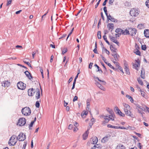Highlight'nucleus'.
Wrapping results in <instances>:
<instances>
[{"instance_id":"69168bd1","label":"nucleus","mask_w":149,"mask_h":149,"mask_svg":"<svg viewBox=\"0 0 149 149\" xmlns=\"http://www.w3.org/2000/svg\"><path fill=\"white\" fill-rule=\"evenodd\" d=\"M118 54H117L116 51L113 52L112 54V55L113 56H114V55H117Z\"/></svg>"},{"instance_id":"79ce46f5","label":"nucleus","mask_w":149,"mask_h":149,"mask_svg":"<svg viewBox=\"0 0 149 149\" xmlns=\"http://www.w3.org/2000/svg\"><path fill=\"white\" fill-rule=\"evenodd\" d=\"M128 129H129L131 130H134L135 129V128L133 127H131L129 126L126 128V130Z\"/></svg>"},{"instance_id":"dca6fc26","label":"nucleus","mask_w":149,"mask_h":149,"mask_svg":"<svg viewBox=\"0 0 149 149\" xmlns=\"http://www.w3.org/2000/svg\"><path fill=\"white\" fill-rule=\"evenodd\" d=\"M140 92L141 95L146 99L147 98V96L146 93L143 91L142 90L140 89L139 91Z\"/></svg>"},{"instance_id":"58836bf2","label":"nucleus","mask_w":149,"mask_h":149,"mask_svg":"<svg viewBox=\"0 0 149 149\" xmlns=\"http://www.w3.org/2000/svg\"><path fill=\"white\" fill-rule=\"evenodd\" d=\"M137 80L139 84H141V85H143V82L140 77H139L137 78Z\"/></svg>"},{"instance_id":"c03bdc74","label":"nucleus","mask_w":149,"mask_h":149,"mask_svg":"<svg viewBox=\"0 0 149 149\" xmlns=\"http://www.w3.org/2000/svg\"><path fill=\"white\" fill-rule=\"evenodd\" d=\"M123 105L125 108H127L130 109V106L128 104L124 103H123Z\"/></svg>"},{"instance_id":"603ef678","label":"nucleus","mask_w":149,"mask_h":149,"mask_svg":"<svg viewBox=\"0 0 149 149\" xmlns=\"http://www.w3.org/2000/svg\"><path fill=\"white\" fill-rule=\"evenodd\" d=\"M40 103L38 101H36L35 104L36 106L38 108L40 107Z\"/></svg>"},{"instance_id":"9b49d317","label":"nucleus","mask_w":149,"mask_h":149,"mask_svg":"<svg viewBox=\"0 0 149 149\" xmlns=\"http://www.w3.org/2000/svg\"><path fill=\"white\" fill-rule=\"evenodd\" d=\"M28 92L29 96H32L35 93V90L33 88L30 89L28 90Z\"/></svg>"},{"instance_id":"0eeeda50","label":"nucleus","mask_w":149,"mask_h":149,"mask_svg":"<svg viewBox=\"0 0 149 149\" xmlns=\"http://www.w3.org/2000/svg\"><path fill=\"white\" fill-rule=\"evenodd\" d=\"M129 30L131 33V35L132 36H134L137 32V30L135 28L129 29Z\"/></svg>"},{"instance_id":"bf43d9fd","label":"nucleus","mask_w":149,"mask_h":149,"mask_svg":"<svg viewBox=\"0 0 149 149\" xmlns=\"http://www.w3.org/2000/svg\"><path fill=\"white\" fill-rule=\"evenodd\" d=\"M100 56L102 58V60L104 61V62L106 63V59L105 57H104L102 55H100Z\"/></svg>"},{"instance_id":"7ed1b4c3","label":"nucleus","mask_w":149,"mask_h":149,"mask_svg":"<svg viewBox=\"0 0 149 149\" xmlns=\"http://www.w3.org/2000/svg\"><path fill=\"white\" fill-rule=\"evenodd\" d=\"M26 122V120L25 118H22L19 119L17 122V124L20 126H23L25 124Z\"/></svg>"},{"instance_id":"49530a36","label":"nucleus","mask_w":149,"mask_h":149,"mask_svg":"<svg viewBox=\"0 0 149 149\" xmlns=\"http://www.w3.org/2000/svg\"><path fill=\"white\" fill-rule=\"evenodd\" d=\"M118 113L120 115L124 117L125 116V114L122 113L120 110H119Z\"/></svg>"},{"instance_id":"f8f14e48","label":"nucleus","mask_w":149,"mask_h":149,"mask_svg":"<svg viewBox=\"0 0 149 149\" xmlns=\"http://www.w3.org/2000/svg\"><path fill=\"white\" fill-rule=\"evenodd\" d=\"M10 83L8 81H5L2 83V86L5 87H8L10 85Z\"/></svg>"},{"instance_id":"9d476101","label":"nucleus","mask_w":149,"mask_h":149,"mask_svg":"<svg viewBox=\"0 0 149 149\" xmlns=\"http://www.w3.org/2000/svg\"><path fill=\"white\" fill-rule=\"evenodd\" d=\"M110 136V135H109L105 136L101 140V142L103 143H104L107 142L109 140Z\"/></svg>"},{"instance_id":"3c124183","label":"nucleus","mask_w":149,"mask_h":149,"mask_svg":"<svg viewBox=\"0 0 149 149\" xmlns=\"http://www.w3.org/2000/svg\"><path fill=\"white\" fill-rule=\"evenodd\" d=\"M107 117H108V116H104V119L106 122H108L109 120V119L107 118Z\"/></svg>"},{"instance_id":"f3484780","label":"nucleus","mask_w":149,"mask_h":149,"mask_svg":"<svg viewBox=\"0 0 149 149\" xmlns=\"http://www.w3.org/2000/svg\"><path fill=\"white\" fill-rule=\"evenodd\" d=\"M92 139L93 142L92 143L93 144H96L98 140L97 137L96 136H94L91 139Z\"/></svg>"},{"instance_id":"393cba45","label":"nucleus","mask_w":149,"mask_h":149,"mask_svg":"<svg viewBox=\"0 0 149 149\" xmlns=\"http://www.w3.org/2000/svg\"><path fill=\"white\" fill-rule=\"evenodd\" d=\"M88 111H84L82 112L81 114V116L83 118H85L86 117V116L88 114Z\"/></svg>"},{"instance_id":"a878e982","label":"nucleus","mask_w":149,"mask_h":149,"mask_svg":"<svg viewBox=\"0 0 149 149\" xmlns=\"http://www.w3.org/2000/svg\"><path fill=\"white\" fill-rule=\"evenodd\" d=\"M125 68L124 69L125 70V71L127 74H130V72L129 71V69L128 67L127 66V65L125 64Z\"/></svg>"},{"instance_id":"37998d69","label":"nucleus","mask_w":149,"mask_h":149,"mask_svg":"<svg viewBox=\"0 0 149 149\" xmlns=\"http://www.w3.org/2000/svg\"><path fill=\"white\" fill-rule=\"evenodd\" d=\"M113 114H112V115H109V120H112L113 121L114 120V118L113 117Z\"/></svg>"},{"instance_id":"0e129e2a","label":"nucleus","mask_w":149,"mask_h":149,"mask_svg":"<svg viewBox=\"0 0 149 149\" xmlns=\"http://www.w3.org/2000/svg\"><path fill=\"white\" fill-rule=\"evenodd\" d=\"M67 35L66 34H63L60 38H59V39H61L63 38H65L66 37Z\"/></svg>"},{"instance_id":"7c9ffc66","label":"nucleus","mask_w":149,"mask_h":149,"mask_svg":"<svg viewBox=\"0 0 149 149\" xmlns=\"http://www.w3.org/2000/svg\"><path fill=\"white\" fill-rule=\"evenodd\" d=\"M140 61L138 60H136V64H135L134 65L136 67H138L140 65Z\"/></svg>"},{"instance_id":"a18cd8bd","label":"nucleus","mask_w":149,"mask_h":149,"mask_svg":"<svg viewBox=\"0 0 149 149\" xmlns=\"http://www.w3.org/2000/svg\"><path fill=\"white\" fill-rule=\"evenodd\" d=\"M97 36L98 38L99 39H100L101 38V31H98L97 33Z\"/></svg>"},{"instance_id":"09e8293b","label":"nucleus","mask_w":149,"mask_h":149,"mask_svg":"<svg viewBox=\"0 0 149 149\" xmlns=\"http://www.w3.org/2000/svg\"><path fill=\"white\" fill-rule=\"evenodd\" d=\"M142 49L143 50H146V46L145 45H143L141 46Z\"/></svg>"},{"instance_id":"2f4dec72","label":"nucleus","mask_w":149,"mask_h":149,"mask_svg":"<svg viewBox=\"0 0 149 149\" xmlns=\"http://www.w3.org/2000/svg\"><path fill=\"white\" fill-rule=\"evenodd\" d=\"M137 27L139 29H142L144 28V25L143 24H140L138 25Z\"/></svg>"},{"instance_id":"20e7f679","label":"nucleus","mask_w":149,"mask_h":149,"mask_svg":"<svg viewBox=\"0 0 149 149\" xmlns=\"http://www.w3.org/2000/svg\"><path fill=\"white\" fill-rule=\"evenodd\" d=\"M26 139V136L25 134L24 135V133H21L17 137V139L19 141H22L25 140Z\"/></svg>"},{"instance_id":"4be33fe9","label":"nucleus","mask_w":149,"mask_h":149,"mask_svg":"<svg viewBox=\"0 0 149 149\" xmlns=\"http://www.w3.org/2000/svg\"><path fill=\"white\" fill-rule=\"evenodd\" d=\"M140 76L143 79L145 78V70L144 69H142L141 71Z\"/></svg>"},{"instance_id":"de8ad7c7","label":"nucleus","mask_w":149,"mask_h":149,"mask_svg":"<svg viewBox=\"0 0 149 149\" xmlns=\"http://www.w3.org/2000/svg\"><path fill=\"white\" fill-rule=\"evenodd\" d=\"M104 49V52L108 55H109V53H110V52H109V51L108 50L106 49L104 47H103Z\"/></svg>"},{"instance_id":"c756f323","label":"nucleus","mask_w":149,"mask_h":149,"mask_svg":"<svg viewBox=\"0 0 149 149\" xmlns=\"http://www.w3.org/2000/svg\"><path fill=\"white\" fill-rule=\"evenodd\" d=\"M129 31H130L127 30V29H125V31L123 30V34L124 35H129L130 34Z\"/></svg>"},{"instance_id":"bb28decb","label":"nucleus","mask_w":149,"mask_h":149,"mask_svg":"<svg viewBox=\"0 0 149 149\" xmlns=\"http://www.w3.org/2000/svg\"><path fill=\"white\" fill-rule=\"evenodd\" d=\"M125 114L128 116H130L131 117H132L133 116V114L132 113L131 111L130 110L128 111L127 112L125 113Z\"/></svg>"},{"instance_id":"39448f33","label":"nucleus","mask_w":149,"mask_h":149,"mask_svg":"<svg viewBox=\"0 0 149 149\" xmlns=\"http://www.w3.org/2000/svg\"><path fill=\"white\" fill-rule=\"evenodd\" d=\"M17 86L18 89L24 90L26 87V84L22 81H19L17 84Z\"/></svg>"},{"instance_id":"a211bd4d","label":"nucleus","mask_w":149,"mask_h":149,"mask_svg":"<svg viewBox=\"0 0 149 149\" xmlns=\"http://www.w3.org/2000/svg\"><path fill=\"white\" fill-rule=\"evenodd\" d=\"M145 36L147 38H149V30L146 29L144 31V32Z\"/></svg>"},{"instance_id":"1a4fd4ad","label":"nucleus","mask_w":149,"mask_h":149,"mask_svg":"<svg viewBox=\"0 0 149 149\" xmlns=\"http://www.w3.org/2000/svg\"><path fill=\"white\" fill-rule=\"evenodd\" d=\"M24 73L26 76L31 80H32L33 77L31 73L28 71H26L24 72Z\"/></svg>"},{"instance_id":"f704fd0d","label":"nucleus","mask_w":149,"mask_h":149,"mask_svg":"<svg viewBox=\"0 0 149 149\" xmlns=\"http://www.w3.org/2000/svg\"><path fill=\"white\" fill-rule=\"evenodd\" d=\"M23 62L27 64L31 68V65L29 62H26V59H24L23 60Z\"/></svg>"},{"instance_id":"ea45409f","label":"nucleus","mask_w":149,"mask_h":149,"mask_svg":"<svg viewBox=\"0 0 149 149\" xmlns=\"http://www.w3.org/2000/svg\"><path fill=\"white\" fill-rule=\"evenodd\" d=\"M91 101V100L90 99H88L86 101V104L87 107H89L90 104V102Z\"/></svg>"},{"instance_id":"4d7b16f0","label":"nucleus","mask_w":149,"mask_h":149,"mask_svg":"<svg viewBox=\"0 0 149 149\" xmlns=\"http://www.w3.org/2000/svg\"><path fill=\"white\" fill-rule=\"evenodd\" d=\"M101 1V0H98V2L97 3L96 5L95 6V8H96L98 7Z\"/></svg>"},{"instance_id":"680f3d73","label":"nucleus","mask_w":149,"mask_h":149,"mask_svg":"<svg viewBox=\"0 0 149 149\" xmlns=\"http://www.w3.org/2000/svg\"><path fill=\"white\" fill-rule=\"evenodd\" d=\"M73 127V125H72L70 124L68 126V129L71 130L72 129Z\"/></svg>"},{"instance_id":"c85d7f7f","label":"nucleus","mask_w":149,"mask_h":149,"mask_svg":"<svg viewBox=\"0 0 149 149\" xmlns=\"http://www.w3.org/2000/svg\"><path fill=\"white\" fill-rule=\"evenodd\" d=\"M107 126L108 127L111 128H112L116 129H118V126H112V125H111L110 124L107 125Z\"/></svg>"},{"instance_id":"423d86ee","label":"nucleus","mask_w":149,"mask_h":149,"mask_svg":"<svg viewBox=\"0 0 149 149\" xmlns=\"http://www.w3.org/2000/svg\"><path fill=\"white\" fill-rule=\"evenodd\" d=\"M139 14V11L138 10L133 9L130 11V14L132 16H137Z\"/></svg>"},{"instance_id":"aec40b11","label":"nucleus","mask_w":149,"mask_h":149,"mask_svg":"<svg viewBox=\"0 0 149 149\" xmlns=\"http://www.w3.org/2000/svg\"><path fill=\"white\" fill-rule=\"evenodd\" d=\"M88 130L89 129H88V130L86 132L83 134V139L84 140H86L87 138L88 135Z\"/></svg>"},{"instance_id":"6ab92c4d","label":"nucleus","mask_w":149,"mask_h":149,"mask_svg":"<svg viewBox=\"0 0 149 149\" xmlns=\"http://www.w3.org/2000/svg\"><path fill=\"white\" fill-rule=\"evenodd\" d=\"M123 30L120 28H117L116 30V32L118 34H123Z\"/></svg>"},{"instance_id":"c9c22d12","label":"nucleus","mask_w":149,"mask_h":149,"mask_svg":"<svg viewBox=\"0 0 149 149\" xmlns=\"http://www.w3.org/2000/svg\"><path fill=\"white\" fill-rule=\"evenodd\" d=\"M114 58V60L116 61H117L118 60V58L119 57V56L118 54L114 56H113Z\"/></svg>"},{"instance_id":"4c0bfd02","label":"nucleus","mask_w":149,"mask_h":149,"mask_svg":"<svg viewBox=\"0 0 149 149\" xmlns=\"http://www.w3.org/2000/svg\"><path fill=\"white\" fill-rule=\"evenodd\" d=\"M110 48L112 52L116 51V50H117V49H116L115 48H114L113 47V46L112 45H111L110 46Z\"/></svg>"},{"instance_id":"b1692460","label":"nucleus","mask_w":149,"mask_h":149,"mask_svg":"<svg viewBox=\"0 0 149 149\" xmlns=\"http://www.w3.org/2000/svg\"><path fill=\"white\" fill-rule=\"evenodd\" d=\"M93 78L95 79V81L96 82H97V80L98 81H100V82H101L104 83V84H106V82H105V81H102V80L100 79H99V78L98 77H96L95 76H94L93 77Z\"/></svg>"},{"instance_id":"5701e85b","label":"nucleus","mask_w":149,"mask_h":149,"mask_svg":"<svg viewBox=\"0 0 149 149\" xmlns=\"http://www.w3.org/2000/svg\"><path fill=\"white\" fill-rule=\"evenodd\" d=\"M116 149H125V148L123 145L120 144L117 146Z\"/></svg>"},{"instance_id":"412c9836","label":"nucleus","mask_w":149,"mask_h":149,"mask_svg":"<svg viewBox=\"0 0 149 149\" xmlns=\"http://www.w3.org/2000/svg\"><path fill=\"white\" fill-rule=\"evenodd\" d=\"M108 28H109V29H111V31L113 30L114 28V25L113 23H109L107 25Z\"/></svg>"},{"instance_id":"6e6d98bb","label":"nucleus","mask_w":149,"mask_h":149,"mask_svg":"<svg viewBox=\"0 0 149 149\" xmlns=\"http://www.w3.org/2000/svg\"><path fill=\"white\" fill-rule=\"evenodd\" d=\"M114 1V0H109V4L112 5L113 4V2Z\"/></svg>"},{"instance_id":"864d4df0","label":"nucleus","mask_w":149,"mask_h":149,"mask_svg":"<svg viewBox=\"0 0 149 149\" xmlns=\"http://www.w3.org/2000/svg\"><path fill=\"white\" fill-rule=\"evenodd\" d=\"M12 0H7L6 5L8 6L11 4Z\"/></svg>"},{"instance_id":"ddd939ff","label":"nucleus","mask_w":149,"mask_h":149,"mask_svg":"<svg viewBox=\"0 0 149 149\" xmlns=\"http://www.w3.org/2000/svg\"><path fill=\"white\" fill-rule=\"evenodd\" d=\"M95 84L100 89L102 90L103 91H105V88L102 86L101 84H100L98 82H95Z\"/></svg>"},{"instance_id":"473e14b6","label":"nucleus","mask_w":149,"mask_h":149,"mask_svg":"<svg viewBox=\"0 0 149 149\" xmlns=\"http://www.w3.org/2000/svg\"><path fill=\"white\" fill-rule=\"evenodd\" d=\"M103 39H104L105 40V41H106V42H107V43L109 45H110V43L107 40V36L106 35H104L103 36Z\"/></svg>"},{"instance_id":"8fccbe9b","label":"nucleus","mask_w":149,"mask_h":149,"mask_svg":"<svg viewBox=\"0 0 149 149\" xmlns=\"http://www.w3.org/2000/svg\"><path fill=\"white\" fill-rule=\"evenodd\" d=\"M34 123V121H32L30 125H29V128L30 130H31V127L33 126V125Z\"/></svg>"},{"instance_id":"052dcab7","label":"nucleus","mask_w":149,"mask_h":149,"mask_svg":"<svg viewBox=\"0 0 149 149\" xmlns=\"http://www.w3.org/2000/svg\"><path fill=\"white\" fill-rule=\"evenodd\" d=\"M67 49H63L62 51V54H65L67 52Z\"/></svg>"},{"instance_id":"72a5a7b5","label":"nucleus","mask_w":149,"mask_h":149,"mask_svg":"<svg viewBox=\"0 0 149 149\" xmlns=\"http://www.w3.org/2000/svg\"><path fill=\"white\" fill-rule=\"evenodd\" d=\"M106 64H107V65L109 66L112 69H113V70H116V68H115L110 63H107V62H106Z\"/></svg>"},{"instance_id":"13d9d810","label":"nucleus","mask_w":149,"mask_h":149,"mask_svg":"<svg viewBox=\"0 0 149 149\" xmlns=\"http://www.w3.org/2000/svg\"><path fill=\"white\" fill-rule=\"evenodd\" d=\"M27 145V143L26 142H24V144L23 145L22 149H25Z\"/></svg>"},{"instance_id":"a19ab883","label":"nucleus","mask_w":149,"mask_h":149,"mask_svg":"<svg viewBox=\"0 0 149 149\" xmlns=\"http://www.w3.org/2000/svg\"><path fill=\"white\" fill-rule=\"evenodd\" d=\"M107 110L111 115H112V114H113V112L111 109L109 108H108Z\"/></svg>"},{"instance_id":"774afa93","label":"nucleus","mask_w":149,"mask_h":149,"mask_svg":"<svg viewBox=\"0 0 149 149\" xmlns=\"http://www.w3.org/2000/svg\"><path fill=\"white\" fill-rule=\"evenodd\" d=\"M140 109H141V110H142L143 111H146V108H144L143 107L141 106Z\"/></svg>"},{"instance_id":"f257e3e1","label":"nucleus","mask_w":149,"mask_h":149,"mask_svg":"<svg viewBox=\"0 0 149 149\" xmlns=\"http://www.w3.org/2000/svg\"><path fill=\"white\" fill-rule=\"evenodd\" d=\"M22 112L24 115L27 116L31 114V111L29 107H26L22 109Z\"/></svg>"},{"instance_id":"e433bc0d","label":"nucleus","mask_w":149,"mask_h":149,"mask_svg":"<svg viewBox=\"0 0 149 149\" xmlns=\"http://www.w3.org/2000/svg\"><path fill=\"white\" fill-rule=\"evenodd\" d=\"M126 97L128 98L129 100H130V101L132 102L133 101V99L130 96V95H127Z\"/></svg>"},{"instance_id":"2eb2a0df","label":"nucleus","mask_w":149,"mask_h":149,"mask_svg":"<svg viewBox=\"0 0 149 149\" xmlns=\"http://www.w3.org/2000/svg\"><path fill=\"white\" fill-rule=\"evenodd\" d=\"M107 19L113 22H118V20L117 19L112 17L110 14L109 15V17Z\"/></svg>"},{"instance_id":"f03ea898","label":"nucleus","mask_w":149,"mask_h":149,"mask_svg":"<svg viewBox=\"0 0 149 149\" xmlns=\"http://www.w3.org/2000/svg\"><path fill=\"white\" fill-rule=\"evenodd\" d=\"M16 137V136L14 135L12 136L8 142V144L10 146H13L16 144L17 141H16L15 139Z\"/></svg>"},{"instance_id":"338daca9","label":"nucleus","mask_w":149,"mask_h":149,"mask_svg":"<svg viewBox=\"0 0 149 149\" xmlns=\"http://www.w3.org/2000/svg\"><path fill=\"white\" fill-rule=\"evenodd\" d=\"M115 64L116 65V67L117 68H119V67H120V66H119V63L117 62L115 63Z\"/></svg>"},{"instance_id":"cd10ccee","label":"nucleus","mask_w":149,"mask_h":149,"mask_svg":"<svg viewBox=\"0 0 149 149\" xmlns=\"http://www.w3.org/2000/svg\"><path fill=\"white\" fill-rule=\"evenodd\" d=\"M134 52L136 55L140 56L141 55V52L139 51L136 48V49H135L134 51Z\"/></svg>"},{"instance_id":"4468645a","label":"nucleus","mask_w":149,"mask_h":149,"mask_svg":"<svg viewBox=\"0 0 149 149\" xmlns=\"http://www.w3.org/2000/svg\"><path fill=\"white\" fill-rule=\"evenodd\" d=\"M36 99H38L40 97V92L39 89L37 88L36 90Z\"/></svg>"},{"instance_id":"5fc2aeb1","label":"nucleus","mask_w":149,"mask_h":149,"mask_svg":"<svg viewBox=\"0 0 149 149\" xmlns=\"http://www.w3.org/2000/svg\"><path fill=\"white\" fill-rule=\"evenodd\" d=\"M146 6L149 8V0H147L146 2Z\"/></svg>"},{"instance_id":"e2e57ef3","label":"nucleus","mask_w":149,"mask_h":149,"mask_svg":"<svg viewBox=\"0 0 149 149\" xmlns=\"http://www.w3.org/2000/svg\"><path fill=\"white\" fill-rule=\"evenodd\" d=\"M78 99V97L77 96H75L74 98L73 99V101L75 102L76 101H77Z\"/></svg>"},{"instance_id":"6e6552de","label":"nucleus","mask_w":149,"mask_h":149,"mask_svg":"<svg viewBox=\"0 0 149 149\" xmlns=\"http://www.w3.org/2000/svg\"><path fill=\"white\" fill-rule=\"evenodd\" d=\"M109 38L111 41H113V42L116 43L118 46H119V42H118L117 40L115 38L111 36H109Z\"/></svg>"}]
</instances>
